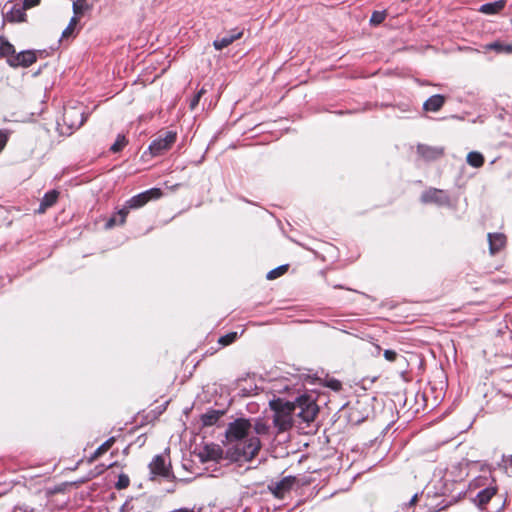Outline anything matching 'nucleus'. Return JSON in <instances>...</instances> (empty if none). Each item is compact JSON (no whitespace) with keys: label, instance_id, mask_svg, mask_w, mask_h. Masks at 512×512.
Instances as JSON below:
<instances>
[{"label":"nucleus","instance_id":"obj_35","mask_svg":"<svg viewBox=\"0 0 512 512\" xmlns=\"http://www.w3.org/2000/svg\"><path fill=\"white\" fill-rule=\"evenodd\" d=\"M384 358L389 362H395L398 358V353L394 350L387 349L383 353Z\"/></svg>","mask_w":512,"mask_h":512},{"label":"nucleus","instance_id":"obj_27","mask_svg":"<svg viewBox=\"0 0 512 512\" xmlns=\"http://www.w3.org/2000/svg\"><path fill=\"white\" fill-rule=\"evenodd\" d=\"M90 8L91 6L87 4L86 0H76L73 2V12L76 17L83 15Z\"/></svg>","mask_w":512,"mask_h":512},{"label":"nucleus","instance_id":"obj_44","mask_svg":"<svg viewBox=\"0 0 512 512\" xmlns=\"http://www.w3.org/2000/svg\"><path fill=\"white\" fill-rule=\"evenodd\" d=\"M495 283H504V282H507L506 280H501V279H494L493 280Z\"/></svg>","mask_w":512,"mask_h":512},{"label":"nucleus","instance_id":"obj_13","mask_svg":"<svg viewBox=\"0 0 512 512\" xmlns=\"http://www.w3.org/2000/svg\"><path fill=\"white\" fill-rule=\"evenodd\" d=\"M242 36V30L233 29L230 31L229 35L214 40L213 46L216 50H222L231 45L234 41L240 39Z\"/></svg>","mask_w":512,"mask_h":512},{"label":"nucleus","instance_id":"obj_41","mask_svg":"<svg viewBox=\"0 0 512 512\" xmlns=\"http://www.w3.org/2000/svg\"><path fill=\"white\" fill-rule=\"evenodd\" d=\"M170 512H196L194 508L182 507L179 509L172 510Z\"/></svg>","mask_w":512,"mask_h":512},{"label":"nucleus","instance_id":"obj_32","mask_svg":"<svg viewBox=\"0 0 512 512\" xmlns=\"http://www.w3.org/2000/svg\"><path fill=\"white\" fill-rule=\"evenodd\" d=\"M386 17V11H374L370 18V24L374 26L380 25L381 23H383Z\"/></svg>","mask_w":512,"mask_h":512},{"label":"nucleus","instance_id":"obj_30","mask_svg":"<svg viewBox=\"0 0 512 512\" xmlns=\"http://www.w3.org/2000/svg\"><path fill=\"white\" fill-rule=\"evenodd\" d=\"M238 338V334L237 332H229L223 336H221L219 339H218V343L225 347V346H228L232 343H234L236 341V339Z\"/></svg>","mask_w":512,"mask_h":512},{"label":"nucleus","instance_id":"obj_6","mask_svg":"<svg viewBox=\"0 0 512 512\" xmlns=\"http://www.w3.org/2000/svg\"><path fill=\"white\" fill-rule=\"evenodd\" d=\"M499 484L497 480H492L488 487H484L481 491H478L473 499V503L483 512L487 511V506L498 494Z\"/></svg>","mask_w":512,"mask_h":512},{"label":"nucleus","instance_id":"obj_38","mask_svg":"<svg viewBox=\"0 0 512 512\" xmlns=\"http://www.w3.org/2000/svg\"><path fill=\"white\" fill-rule=\"evenodd\" d=\"M326 385L334 391H340L342 389V383L336 379L329 380Z\"/></svg>","mask_w":512,"mask_h":512},{"label":"nucleus","instance_id":"obj_19","mask_svg":"<svg viewBox=\"0 0 512 512\" xmlns=\"http://www.w3.org/2000/svg\"><path fill=\"white\" fill-rule=\"evenodd\" d=\"M295 480L296 479L294 477H285L281 481L277 482L273 489L275 496L283 497L285 493L290 491L295 483Z\"/></svg>","mask_w":512,"mask_h":512},{"label":"nucleus","instance_id":"obj_21","mask_svg":"<svg viewBox=\"0 0 512 512\" xmlns=\"http://www.w3.org/2000/svg\"><path fill=\"white\" fill-rule=\"evenodd\" d=\"M492 480H497L492 474L478 476L470 482L469 489L481 491L484 487H488Z\"/></svg>","mask_w":512,"mask_h":512},{"label":"nucleus","instance_id":"obj_26","mask_svg":"<svg viewBox=\"0 0 512 512\" xmlns=\"http://www.w3.org/2000/svg\"><path fill=\"white\" fill-rule=\"evenodd\" d=\"M251 428L253 429V431L255 432L257 437L260 435H268L269 434L268 424L261 419L256 420Z\"/></svg>","mask_w":512,"mask_h":512},{"label":"nucleus","instance_id":"obj_42","mask_svg":"<svg viewBox=\"0 0 512 512\" xmlns=\"http://www.w3.org/2000/svg\"><path fill=\"white\" fill-rule=\"evenodd\" d=\"M417 501H418V495H417V494H415V495L411 498V500L409 501V505H410V506H413V505H415V504L417 503Z\"/></svg>","mask_w":512,"mask_h":512},{"label":"nucleus","instance_id":"obj_23","mask_svg":"<svg viewBox=\"0 0 512 512\" xmlns=\"http://www.w3.org/2000/svg\"><path fill=\"white\" fill-rule=\"evenodd\" d=\"M16 51L14 46L6 39H0V56L6 57L7 60L15 55Z\"/></svg>","mask_w":512,"mask_h":512},{"label":"nucleus","instance_id":"obj_24","mask_svg":"<svg viewBox=\"0 0 512 512\" xmlns=\"http://www.w3.org/2000/svg\"><path fill=\"white\" fill-rule=\"evenodd\" d=\"M7 19L9 22H24L26 20L25 9L14 7L7 15Z\"/></svg>","mask_w":512,"mask_h":512},{"label":"nucleus","instance_id":"obj_8","mask_svg":"<svg viewBox=\"0 0 512 512\" xmlns=\"http://www.w3.org/2000/svg\"><path fill=\"white\" fill-rule=\"evenodd\" d=\"M150 473L153 476H161L164 478H175L172 473L171 465L167 466L165 458L162 455H156L149 464Z\"/></svg>","mask_w":512,"mask_h":512},{"label":"nucleus","instance_id":"obj_28","mask_svg":"<svg viewBox=\"0 0 512 512\" xmlns=\"http://www.w3.org/2000/svg\"><path fill=\"white\" fill-rule=\"evenodd\" d=\"M128 144V140L125 135L118 134L116 141L111 145L110 151L113 153H118L124 149V147Z\"/></svg>","mask_w":512,"mask_h":512},{"label":"nucleus","instance_id":"obj_14","mask_svg":"<svg viewBox=\"0 0 512 512\" xmlns=\"http://www.w3.org/2000/svg\"><path fill=\"white\" fill-rule=\"evenodd\" d=\"M130 213V210L127 208V206L124 204L121 209H119L117 212H115L106 222L105 228L111 229L115 226H123L126 223V219L128 214Z\"/></svg>","mask_w":512,"mask_h":512},{"label":"nucleus","instance_id":"obj_37","mask_svg":"<svg viewBox=\"0 0 512 512\" xmlns=\"http://www.w3.org/2000/svg\"><path fill=\"white\" fill-rule=\"evenodd\" d=\"M9 139V134L6 130H0V152L5 148Z\"/></svg>","mask_w":512,"mask_h":512},{"label":"nucleus","instance_id":"obj_17","mask_svg":"<svg viewBox=\"0 0 512 512\" xmlns=\"http://www.w3.org/2000/svg\"><path fill=\"white\" fill-rule=\"evenodd\" d=\"M224 414V410L209 409L206 413L201 415L202 425L205 427L213 426L220 420V418Z\"/></svg>","mask_w":512,"mask_h":512},{"label":"nucleus","instance_id":"obj_15","mask_svg":"<svg viewBox=\"0 0 512 512\" xmlns=\"http://www.w3.org/2000/svg\"><path fill=\"white\" fill-rule=\"evenodd\" d=\"M488 242L490 253L494 255L506 245V236L503 233H489Z\"/></svg>","mask_w":512,"mask_h":512},{"label":"nucleus","instance_id":"obj_10","mask_svg":"<svg viewBox=\"0 0 512 512\" xmlns=\"http://www.w3.org/2000/svg\"><path fill=\"white\" fill-rule=\"evenodd\" d=\"M421 200L424 203H435L438 205H447L450 202L448 194L444 190L429 188L422 196Z\"/></svg>","mask_w":512,"mask_h":512},{"label":"nucleus","instance_id":"obj_9","mask_svg":"<svg viewBox=\"0 0 512 512\" xmlns=\"http://www.w3.org/2000/svg\"><path fill=\"white\" fill-rule=\"evenodd\" d=\"M37 61V56L34 51H22L20 53H16L12 55L7 60V63L11 67H29Z\"/></svg>","mask_w":512,"mask_h":512},{"label":"nucleus","instance_id":"obj_11","mask_svg":"<svg viewBox=\"0 0 512 512\" xmlns=\"http://www.w3.org/2000/svg\"><path fill=\"white\" fill-rule=\"evenodd\" d=\"M417 153L425 161H434L444 155V148L419 144L417 146Z\"/></svg>","mask_w":512,"mask_h":512},{"label":"nucleus","instance_id":"obj_40","mask_svg":"<svg viewBox=\"0 0 512 512\" xmlns=\"http://www.w3.org/2000/svg\"><path fill=\"white\" fill-rule=\"evenodd\" d=\"M199 101H200V95H194V97L190 101L189 108L191 110H194L197 107V105L199 104Z\"/></svg>","mask_w":512,"mask_h":512},{"label":"nucleus","instance_id":"obj_5","mask_svg":"<svg viewBox=\"0 0 512 512\" xmlns=\"http://www.w3.org/2000/svg\"><path fill=\"white\" fill-rule=\"evenodd\" d=\"M163 196V191L160 188H151L141 192L125 202L127 208L131 211L145 206L151 200H158Z\"/></svg>","mask_w":512,"mask_h":512},{"label":"nucleus","instance_id":"obj_20","mask_svg":"<svg viewBox=\"0 0 512 512\" xmlns=\"http://www.w3.org/2000/svg\"><path fill=\"white\" fill-rule=\"evenodd\" d=\"M506 5V0H498L481 5L479 12L487 15H494L500 13Z\"/></svg>","mask_w":512,"mask_h":512},{"label":"nucleus","instance_id":"obj_31","mask_svg":"<svg viewBox=\"0 0 512 512\" xmlns=\"http://www.w3.org/2000/svg\"><path fill=\"white\" fill-rule=\"evenodd\" d=\"M130 485V478L127 474L121 473L118 476V481L115 483V489L120 491L128 488Z\"/></svg>","mask_w":512,"mask_h":512},{"label":"nucleus","instance_id":"obj_4","mask_svg":"<svg viewBox=\"0 0 512 512\" xmlns=\"http://www.w3.org/2000/svg\"><path fill=\"white\" fill-rule=\"evenodd\" d=\"M177 133L175 131H166L159 134L149 145V151L153 156H160L168 151L176 142Z\"/></svg>","mask_w":512,"mask_h":512},{"label":"nucleus","instance_id":"obj_2","mask_svg":"<svg viewBox=\"0 0 512 512\" xmlns=\"http://www.w3.org/2000/svg\"><path fill=\"white\" fill-rule=\"evenodd\" d=\"M270 407L274 411L273 424L278 433L289 430L293 425L292 414L295 412V404L277 399L270 402Z\"/></svg>","mask_w":512,"mask_h":512},{"label":"nucleus","instance_id":"obj_34","mask_svg":"<svg viewBox=\"0 0 512 512\" xmlns=\"http://www.w3.org/2000/svg\"><path fill=\"white\" fill-rule=\"evenodd\" d=\"M78 22H79V18L76 16H73L70 19L68 26L62 32V38H68L69 36H71L73 34Z\"/></svg>","mask_w":512,"mask_h":512},{"label":"nucleus","instance_id":"obj_7","mask_svg":"<svg viewBox=\"0 0 512 512\" xmlns=\"http://www.w3.org/2000/svg\"><path fill=\"white\" fill-rule=\"evenodd\" d=\"M87 121V115L75 107L64 110L63 122L70 129H79Z\"/></svg>","mask_w":512,"mask_h":512},{"label":"nucleus","instance_id":"obj_1","mask_svg":"<svg viewBox=\"0 0 512 512\" xmlns=\"http://www.w3.org/2000/svg\"><path fill=\"white\" fill-rule=\"evenodd\" d=\"M252 424L249 419L237 418L228 424L225 437L228 443L235 442L237 459L253 460L259 453L262 443L257 436L249 434Z\"/></svg>","mask_w":512,"mask_h":512},{"label":"nucleus","instance_id":"obj_16","mask_svg":"<svg viewBox=\"0 0 512 512\" xmlns=\"http://www.w3.org/2000/svg\"><path fill=\"white\" fill-rule=\"evenodd\" d=\"M446 98L443 95L435 94L429 97L423 104V109L427 112H438L445 104Z\"/></svg>","mask_w":512,"mask_h":512},{"label":"nucleus","instance_id":"obj_18","mask_svg":"<svg viewBox=\"0 0 512 512\" xmlns=\"http://www.w3.org/2000/svg\"><path fill=\"white\" fill-rule=\"evenodd\" d=\"M115 441V437H110L109 439H107L93 452V454H91V456L87 458V462L89 464L95 462L98 458H100L102 455H104L107 451L111 449Z\"/></svg>","mask_w":512,"mask_h":512},{"label":"nucleus","instance_id":"obj_29","mask_svg":"<svg viewBox=\"0 0 512 512\" xmlns=\"http://www.w3.org/2000/svg\"><path fill=\"white\" fill-rule=\"evenodd\" d=\"M206 457L209 460H217L222 457V450L219 446L213 445V446H206Z\"/></svg>","mask_w":512,"mask_h":512},{"label":"nucleus","instance_id":"obj_3","mask_svg":"<svg viewBox=\"0 0 512 512\" xmlns=\"http://www.w3.org/2000/svg\"><path fill=\"white\" fill-rule=\"evenodd\" d=\"M295 411L298 409V417L304 422L311 423L318 414V406L315 401L308 395L299 396L295 402Z\"/></svg>","mask_w":512,"mask_h":512},{"label":"nucleus","instance_id":"obj_43","mask_svg":"<svg viewBox=\"0 0 512 512\" xmlns=\"http://www.w3.org/2000/svg\"><path fill=\"white\" fill-rule=\"evenodd\" d=\"M206 92L207 90L204 87H202L195 95H200L201 98L204 94H206Z\"/></svg>","mask_w":512,"mask_h":512},{"label":"nucleus","instance_id":"obj_12","mask_svg":"<svg viewBox=\"0 0 512 512\" xmlns=\"http://www.w3.org/2000/svg\"><path fill=\"white\" fill-rule=\"evenodd\" d=\"M60 196V192L56 189L50 190L44 194L40 201L38 209L35 211L37 214H44L46 211L53 207Z\"/></svg>","mask_w":512,"mask_h":512},{"label":"nucleus","instance_id":"obj_39","mask_svg":"<svg viewBox=\"0 0 512 512\" xmlns=\"http://www.w3.org/2000/svg\"><path fill=\"white\" fill-rule=\"evenodd\" d=\"M40 2H41V0H24L23 1V8L25 10L33 8V7L37 6V5H39Z\"/></svg>","mask_w":512,"mask_h":512},{"label":"nucleus","instance_id":"obj_33","mask_svg":"<svg viewBox=\"0 0 512 512\" xmlns=\"http://www.w3.org/2000/svg\"><path fill=\"white\" fill-rule=\"evenodd\" d=\"M289 265H281L271 271L268 272L267 278L269 280H274L288 271Z\"/></svg>","mask_w":512,"mask_h":512},{"label":"nucleus","instance_id":"obj_36","mask_svg":"<svg viewBox=\"0 0 512 512\" xmlns=\"http://www.w3.org/2000/svg\"><path fill=\"white\" fill-rule=\"evenodd\" d=\"M117 465H118V462H113V463H111V464H110V465H108V466H106V465H104V464L98 465V466H96V470H97V472H96V473H94V474L92 475V477H96V476H98V475L102 474L105 470H107V469H109V468H113V467H115V466H117Z\"/></svg>","mask_w":512,"mask_h":512},{"label":"nucleus","instance_id":"obj_25","mask_svg":"<svg viewBox=\"0 0 512 512\" xmlns=\"http://www.w3.org/2000/svg\"><path fill=\"white\" fill-rule=\"evenodd\" d=\"M486 49L494 50L497 53H512V45L511 44H503L499 41L490 43L486 45Z\"/></svg>","mask_w":512,"mask_h":512},{"label":"nucleus","instance_id":"obj_22","mask_svg":"<svg viewBox=\"0 0 512 512\" xmlns=\"http://www.w3.org/2000/svg\"><path fill=\"white\" fill-rule=\"evenodd\" d=\"M484 156L476 151L469 152L467 155V163L475 168L482 167L484 165Z\"/></svg>","mask_w":512,"mask_h":512}]
</instances>
